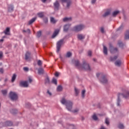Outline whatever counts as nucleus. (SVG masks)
<instances>
[{"instance_id":"1","label":"nucleus","mask_w":129,"mask_h":129,"mask_svg":"<svg viewBox=\"0 0 129 129\" xmlns=\"http://www.w3.org/2000/svg\"><path fill=\"white\" fill-rule=\"evenodd\" d=\"M75 66L78 69H80V70H87L88 71H90V67L87 62H84L83 64H80L79 60H76Z\"/></svg>"},{"instance_id":"2","label":"nucleus","mask_w":129,"mask_h":129,"mask_svg":"<svg viewBox=\"0 0 129 129\" xmlns=\"http://www.w3.org/2000/svg\"><path fill=\"white\" fill-rule=\"evenodd\" d=\"M61 103L62 104H64L66 106L67 109L69 111H72V105H73V103L72 102L70 101H67L65 99L62 98L61 100Z\"/></svg>"},{"instance_id":"3","label":"nucleus","mask_w":129,"mask_h":129,"mask_svg":"<svg viewBox=\"0 0 129 129\" xmlns=\"http://www.w3.org/2000/svg\"><path fill=\"white\" fill-rule=\"evenodd\" d=\"M96 75L97 77H98V78H100L99 80L101 83H102L103 84L107 83V79H106V77L103 74V73H97Z\"/></svg>"},{"instance_id":"4","label":"nucleus","mask_w":129,"mask_h":129,"mask_svg":"<svg viewBox=\"0 0 129 129\" xmlns=\"http://www.w3.org/2000/svg\"><path fill=\"white\" fill-rule=\"evenodd\" d=\"M84 28H85V26L83 24H80L75 26L73 30L75 32H80V31H82Z\"/></svg>"},{"instance_id":"5","label":"nucleus","mask_w":129,"mask_h":129,"mask_svg":"<svg viewBox=\"0 0 129 129\" xmlns=\"http://www.w3.org/2000/svg\"><path fill=\"white\" fill-rule=\"evenodd\" d=\"M120 96H122L123 97H124V98H127V97H129V92H127L126 93L125 95H124L122 94H119L118 95L117 102V106H119V102H120V99H119V97H120Z\"/></svg>"},{"instance_id":"6","label":"nucleus","mask_w":129,"mask_h":129,"mask_svg":"<svg viewBox=\"0 0 129 129\" xmlns=\"http://www.w3.org/2000/svg\"><path fill=\"white\" fill-rule=\"evenodd\" d=\"M9 96L11 100H17L18 99V94L15 92H11Z\"/></svg>"},{"instance_id":"7","label":"nucleus","mask_w":129,"mask_h":129,"mask_svg":"<svg viewBox=\"0 0 129 129\" xmlns=\"http://www.w3.org/2000/svg\"><path fill=\"white\" fill-rule=\"evenodd\" d=\"M63 41L64 40L63 39H61L57 43L56 49L57 53L60 51V48H61V46H62Z\"/></svg>"},{"instance_id":"8","label":"nucleus","mask_w":129,"mask_h":129,"mask_svg":"<svg viewBox=\"0 0 129 129\" xmlns=\"http://www.w3.org/2000/svg\"><path fill=\"white\" fill-rule=\"evenodd\" d=\"M59 7H60V5L59 4V2H58V1H56L54 3V8L55 11H58V10H59Z\"/></svg>"},{"instance_id":"9","label":"nucleus","mask_w":129,"mask_h":129,"mask_svg":"<svg viewBox=\"0 0 129 129\" xmlns=\"http://www.w3.org/2000/svg\"><path fill=\"white\" fill-rule=\"evenodd\" d=\"M61 2L62 4H64V3L67 4V8H69V7H70V5H71V2L70 0H61Z\"/></svg>"},{"instance_id":"10","label":"nucleus","mask_w":129,"mask_h":129,"mask_svg":"<svg viewBox=\"0 0 129 129\" xmlns=\"http://www.w3.org/2000/svg\"><path fill=\"white\" fill-rule=\"evenodd\" d=\"M20 85V86H22L23 87H28L29 86V84L27 81L21 82Z\"/></svg>"},{"instance_id":"11","label":"nucleus","mask_w":129,"mask_h":129,"mask_svg":"<svg viewBox=\"0 0 129 129\" xmlns=\"http://www.w3.org/2000/svg\"><path fill=\"white\" fill-rule=\"evenodd\" d=\"M59 32H60V30L59 29L55 30L52 36V38H55V37H56V36H57V35L59 34Z\"/></svg>"},{"instance_id":"12","label":"nucleus","mask_w":129,"mask_h":129,"mask_svg":"<svg viewBox=\"0 0 129 129\" xmlns=\"http://www.w3.org/2000/svg\"><path fill=\"white\" fill-rule=\"evenodd\" d=\"M70 28V25L67 24L64 26L63 27V31L64 32H67L68 30H69V28Z\"/></svg>"},{"instance_id":"13","label":"nucleus","mask_w":129,"mask_h":129,"mask_svg":"<svg viewBox=\"0 0 129 129\" xmlns=\"http://www.w3.org/2000/svg\"><path fill=\"white\" fill-rule=\"evenodd\" d=\"M121 64H122V61H121L120 60H117L115 62V64L118 67H119Z\"/></svg>"},{"instance_id":"14","label":"nucleus","mask_w":129,"mask_h":129,"mask_svg":"<svg viewBox=\"0 0 129 129\" xmlns=\"http://www.w3.org/2000/svg\"><path fill=\"white\" fill-rule=\"evenodd\" d=\"M36 20H37V17H34V18H32L31 20H30L29 21L28 25H32V24H33V23H34V22H35V21H36Z\"/></svg>"},{"instance_id":"15","label":"nucleus","mask_w":129,"mask_h":129,"mask_svg":"<svg viewBox=\"0 0 129 129\" xmlns=\"http://www.w3.org/2000/svg\"><path fill=\"white\" fill-rule=\"evenodd\" d=\"M31 55V53L29 52H27L25 54V60H28L30 59V56Z\"/></svg>"},{"instance_id":"16","label":"nucleus","mask_w":129,"mask_h":129,"mask_svg":"<svg viewBox=\"0 0 129 129\" xmlns=\"http://www.w3.org/2000/svg\"><path fill=\"white\" fill-rule=\"evenodd\" d=\"M5 124L6 126H11L13 125V122H12V121H8L6 122Z\"/></svg>"},{"instance_id":"17","label":"nucleus","mask_w":129,"mask_h":129,"mask_svg":"<svg viewBox=\"0 0 129 129\" xmlns=\"http://www.w3.org/2000/svg\"><path fill=\"white\" fill-rule=\"evenodd\" d=\"M72 20L71 17H66L63 19V22H70Z\"/></svg>"},{"instance_id":"18","label":"nucleus","mask_w":129,"mask_h":129,"mask_svg":"<svg viewBox=\"0 0 129 129\" xmlns=\"http://www.w3.org/2000/svg\"><path fill=\"white\" fill-rule=\"evenodd\" d=\"M4 33L5 35H10V28L7 27L6 29L4 31Z\"/></svg>"},{"instance_id":"19","label":"nucleus","mask_w":129,"mask_h":129,"mask_svg":"<svg viewBox=\"0 0 129 129\" xmlns=\"http://www.w3.org/2000/svg\"><path fill=\"white\" fill-rule=\"evenodd\" d=\"M118 14H119V11H115L113 12L112 16V17H116V16H117V15H118Z\"/></svg>"},{"instance_id":"20","label":"nucleus","mask_w":129,"mask_h":129,"mask_svg":"<svg viewBox=\"0 0 129 129\" xmlns=\"http://www.w3.org/2000/svg\"><path fill=\"white\" fill-rule=\"evenodd\" d=\"M78 38L79 40H83V39L85 38V36L82 34H79L78 35Z\"/></svg>"},{"instance_id":"21","label":"nucleus","mask_w":129,"mask_h":129,"mask_svg":"<svg viewBox=\"0 0 129 129\" xmlns=\"http://www.w3.org/2000/svg\"><path fill=\"white\" fill-rule=\"evenodd\" d=\"M9 12H13L14 11V6L13 5H10L8 7Z\"/></svg>"},{"instance_id":"22","label":"nucleus","mask_w":129,"mask_h":129,"mask_svg":"<svg viewBox=\"0 0 129 129\" xmlns=\"http://www.w3.org/2000/svg\"><path fill=\"white\" fill-rule=\"evenodd\" d=\"M103 53L105 55H107V48L105 46H103Z\"/></svg>"},{"instance_id":"23","label":"nucleus","mask_w":129,"mask_h":129,"mask_svg":"<svg viewBox=\"0 0 129 129\" xmlns=\"http://www.w3.org/2000/svg\"><path fill=\"white\" fill-rule=\"evenodd\" d=\"M16 78H17V75H16V74H14L12 77V82H14L15 80H16Z\"/></svg>"},{"instance_id":"24","label":"nucleus","mask_w":129,"mask_h":129,"mask_svg":"<svg viewBox=\"0 0 129 129\" xmlns=\"http://www.w3.org/2000/svg\"><path fill=\"white\" fill-rule=\"evenodd\" d=\"M110 52H111V53H112V54L113 53H115L116 52H117V48H112L111 49Z\"/></svg>"},{"instance_id":"25","label":"nucleus","mask_w":129,"mask_h":129,"mask_svg":"<svg viewBox=\"0 0 129 129\" xmlns=\"http://www.w3.org/2000/svg\"><path fill=\"white\" fill-rule=\"evenodd\" d=\"M75 94H76V96H77V95H78L79 94L80 91L79 90V89L75 88Z\"/></svg>"},{"instance_id":"26","label":"nucleus","mask_w":129,"mask_h":129,"mask_svg":"<svg viewBox=\"0 0 129 129\" xmlns=\"http://www.w3.org/2000/svg\"><path fill=\"white\" fill-rule=\"evenodd\" d=\"M109 15H110V11H107L104 15H103V17L104 18H105V17H107V16H109Z\"/></svg>"},{"instance_id":"27","label":"nucleus","mask_w":129,"mask_h":129,"mask_svg":"<svg viewBox=\"0 0 129 129\" xmlns=\"http://www.w3.org/2000/svg\"><path fill=\"white\" fill-rule=\"evenodd\" d=\"M125 39H129V30H127L125 34Z\"/></svg>"},{"instance_id":"28","label":"nucleus","mask_w":129,"mask_h":129,"mask_svg":"<svg viewBox=\"0 0 129 129\" xmlns=\"http://www.w3.org/2000/svg\"><path fill=\"white\" fill-rule=\"evenodd\" d=\"M37 16H38L39 18H43L44 17V13L40 12L37 14Z\"/></svg>"},{"instance_id":"29","label":"nucleus","mask_w":129,"mask_h":129,"mask_svg":"<svg viewBox=\"0 0 129 129\" xmlns=\"http://www.w3.org/2000/svg\"><path fill=\"white\" fill-rule=\"evenodd\" d=\"M85 92H86V91H85V90H83L82 91V97L83 98H84V97H85Z\"/></svg>"},{"instance_id":"30","label":"nucleus","mask_w":129,"mask_h":129,"mask_svg":"<svg viewBox=\"0 0 129 129\" xmlns=\"http://www.w3.org/2000/svg\"><path fill=\"white\" fill-rule=\"evenodd\" d=\"M50 22H51V23H52V24H55V23H56V22H57V21L55 20V19H54V18L51 17L50 18Z\"/></svg>"},{"instance_id":"31","label":"nucleus","mask_w":129,"mask_h":129,"mask_svg":"<svg viewBox=\"0 0 129 129\" xmlns=\"http://www.w3.org/2000/svg\"><path fill=\"white\" fill-rule=\"evenodd\" d=\"M71 56H72V53L70 52H68L67 53L66 57H67L68 58H69V57H71Z\"/></svg>"},{"instance_id":"32","label":"nucleus","mask_w":129,"mask_h":129,"mask_svg":"<svg viewBox=\"0 0 129 129\" xmlns=\"http://www.w3.org/2000/svg\"><path fill=\"white\" fill-rule=\"evenodd\" d=\"M38 73L39 74H43L44 73V70L43 69H39L38 70Z\"/></svg>"},{"instance_id":"33","label":"nucleus","mask_w":129,"mask_h":129,"mask_svg":"<svg viewBox=\"0 0 129 129\" xmlns=\"http://www.w3.org/2000/svg\"><path fill=\"white\" fill-rule=\"evenodd\" d=\"M52 82L53 83V84L57 85V80L56 79L53 78L52 80Z\"/></svg>"},{"instance_id":"34","label":"nucleus","mask_w":129,"mask_h":129,"mask_svg":"<svg viewBox=\"0 0 129 129\" xmlns=\"http://www.w3.org/2000/svg\"><path fill=\"white\" fill-rule=\"evenodd\" d=\"M92 118L94 119V120H97L98 118L97 116H96V114H94L92 116Z\"/></svg>"},{"instance_id":"35","label":"nucleus","mask_w":129,"mask_h":129,"mask_svg":"<svg viewBox=\"0 0 129 129\" xmlns=\"http://www.w3.org/2000/svg\"><path fill=\"white\" fill-rule=\"evenodd\" d=\"M63 89V88L61 86H58L57 88V91H61V90Z\"/></svg>"},{"instance_id":"36","label":"nucleus","mask_w":129,"mask_h":129,"mask_svg":"<svg viewBox=\"0 0 129 129\" xmlns=\"http://www.w3.org/2000/svg\"><path fill=\"white\" fill-rule=\"evenodd\" d=\"M118 126V128H120V129L124 128V126H123V124H122L121 123L119 124Z\"/></svg>"},{"instance_id":"37","label":"nucleus","mask_w":129,"mask_h":129,"mask_svg":"<svg viewBox=\"0 0 129 129\" xmlns=\"http://www.w3.org/2000/svg\"><path fill=\"white\" fill-rule=\"evenodd\" d=\"M105 123L107 125H108V124H109V119H108V118H106V119H105Z\"/></svg>"},{"instance_id":"38","label":"nucleus","mask_w":129,"mask_h":129,"mask_svg":"<svg viewBox=\"0 0 129 129\" xmlns=\"http://www.w3.org/2000/svg\"><path fill=\"white\" fill-rule=\"evenodd\" d=\"M2 92L3 95H6L7 93H8V91H7V90H4L2 91Z\"/></svg>"},{"instance_id":"39","label":"nucleus","mask_w":129,"mask_h":129,"mask_svg":"<svg viewBox=\"0 0 129 129\" xmlns=\"http://www.w3.org/2000/svg\"><path fill=\"white\" fill-rule=\"evenodd\" d=\"M116 59H117V56H115L114 57H110L111 61H114L115 60H116Z\"/></svg>"},{"instance_id":"40","label":"nucleus","mask_w":129,"mask_h":129,"mask_svg":"<svg viewBox=\"0 0 129 129\" xmlns=\"http://www.w3.org/2000/svg\"><path fill=\"white\" fill-rule=\"evenodd\" d=\"M41 31H38L37 34V37H38L39 38V37H41Z\"/></svg>"},{"instance_id":"41","label":"nucleus","mask_w":129,"mask_h":129,"mask_svg":"<svg viewBox=\"0 0 129 129\" xmlns=\"http://www.w3.org/2000/svg\"><path fill=\"white\" fill-rule=\"evenodd\" d=\"M37 64L38 66H41V65L42 64V61H41V60H38Z\"/></svg>"},{"instance_id":"42","label":"nucleus","mask_w":129,"mask_h":129,"mask_svg":"<svg viewBox=\"0 0 129 129\" xmlns=\"http://www.w3.org/2000/svg\"><path fill=\"white\" fill-rule=\"evenodd\" d=\"M28 81L30 83L33 81V79H32L31 77H28Z\"/></svg>"},{"instance_id":"43","label":"nucleus","mask_w":129,"mask_h":129,"mask_svg":"<svg viewBox=\"0 0 129 129\" xmlns=\"http://www.w3.org/2000/svg\"><path fill=\"white\" fill-rule=\"evenodd\" d=\"M100 31H101V33H102L103 34H104V33H105L104 28L103 27L101 28Z\"/></svg>"},{"instance_id":"44","label":"nucleus","mask_w":129,"mask_h":129,"mask_svg":"<svg viewBox=\"0 0 129 129\" xmlns=\"http://www.w3.org/2000/svg\"><path fill=\"white\" fill-rule=\"evenodd\" d=\"M92 54V52L91 51L89 50L88 51V56H91Z\"/></svg>"},{"instance_id":"45","label":"nucleus","mask_w":129,"mask_h":129,"mask_svg":"<svg viewBox=\"0 0 129 129\" xmlns=\"http://www.w3.org/2000/svg\"><path fill=\"white\" fill-rule=\"evenodd\" d=\"M50 82V80L47 78L45 80V83H49Z\"/></svg>"},{"instance_id":"46","label":"nucleus","mask_w":129,"mask_h":129,"mask_svg":"<svg viewBox=\"0 0 129 129\" xmlns=\"http://www.w3.org/2000/svg\"><path fill=\"white\" fill-rule=\"evenodd\" d=\"M23 70H24V71H26V72L29 71V68H28L27 67H24L23 68Z\"/></svg>"},{"instance_id":"47","label":"nucleus","mask_w":129,"mask_h":129,"mask_svg":"<svg viewBox=\"0 0 129 129\" xmlns=\"http://www.w3.org/2000/svg\"><path fill=\"white\" fill-rule=\"evenodd\" d=\"M43 21L45 23H48V18H45L43 19Z\"/></svg>"},{"instance_id":"48","label":"nucleus","mask_w":129,"mask_h":129,"mask_svg":"<svg viewBox=\"0 0 129 129\" xmlns=\"http://www.w3.org/2000/svg\"><path fill=\"white\" fill-rule=\"evenodd\" d=\"M60 75V73L58 72H56L55 74V76H56V77H58V76Z\"/></svg>"},{"instance_id":"49","label":"nucleus","mask_w":129,"mask_h":129,"mask_svg":"<svg viewBox=\"0 0 129 129\" xmlns=\"http://www.w3.org/2000/svg\"><path fill=\"white\" fill-rule=\"evenodd\" d=\"M79 110L78 109H76L74 111H73V112H74V113H76V112H78Z\"/></svg>"},{"instance_id":"50","label":"nucleus","mask_w":129,"mask_h":129,"mask_svg":"<svg viewBox=\"0 0 129 129\" xmlns=\"http://www.w3.org/2000/svg\"><path fill=\"white\" fill-rule=\"evenodd\" d=\"M3 57V52L2 51L0 52V59Z\"/></svg>"},{"instance_id":"51","label":"nucleus","mask_w":129,"mask_h":129,"mask_svg":"<svg viewBox=\"0 0 129 129\" xmlns=\"http://www.w3.org/2000/svg\"><path fill=\"white\" fill-rule=\"evenodd\" d=\"M96 2V0H92V4H95Z\"/></svg>"},{"instance_id":"52","label":"nucleus","mask_w":129,"mask_h":129,"mask_svg":"<svg viewBox=\"0 0 129 129\" xmlns=\"http://www.w3.org/2000/svg\"><path fill=\"white\" fill-rule=\"evenodd\" d=\"M1 73H3L4 72V70L3 69H0Z\"/></svg>"},{"instance_id":"53","label":"nucleus","mask_w":129,"mask_h":129,"mask_svg":"<svg viewBox=\"0 0 129 129\" xmlns=\"http://www.w3.org/2000/svg\"><path fill=\"white\" fill-rule=\"evenodd\" d=\"M100 129H106L104 126H101Z\"/></svg>"},{"instance_id":"54","label":"nucleus","mask_w":129,"mask_h":129,"mask_svg":"<svg viewBox=\"0 0 129 129\" xmlns=\"http://www.w3.org/2000/svg\"><path fill=\"white\" fill-rule=\"evenodd\" d=\"M14 110H12L11 111V112L12 113H13V114H15V112H14Z\"/></svg>"},{"instance_id":"55","label":"nucleus","mask_w":129,"mask_h":129,"mask_svg":"<svg viewBox=\"0 0 129 129\" xmlns=\"http://www.w3.org/2000/svg\"><path fill=\"white\" fill-rule=\"evenodd\" d=\"M47 93H48V94L49 95H52V94L50 93V92L49 91H47Z\"/></svg>"},{"instance_id":"56","label":"nucleus","mask_w":129,"mask_h":129,"mask_svg":"<svg viewBox=\"0 0 129 129\" xmlns=\"http://www.w3.org/2000/svg\"><path fill=\"white\" fill-rule=\"evenodd\" d=\"M47 0H41L42 3H45Z\"/></svg>"},{"instance_id":"57","label":"nucleus","mask_w":129,"mask_h":129,"mask_svg":"<svg viewBox=\"0 0 129 129\" xmlns=\"http://www.w3.org/2000/svg\"><path fill=\"white\" fill-rule=\"evenodd\" d=\"M3 41H4V39H0V42H3Z\"/></svg>"},{"instance_id":"58","label":"nucleus","mask_w":129,"mask_h":129,"mask_svg":"<svg viewBox=\"0 0 129 129\" xmlns=\"http://www.w3.org/2000/svg\"><path fill=\"white\" fill-rule=\"evenodd\" d=\"M27 32H28V33H30V29H28V30H27Z\"/></svg>"},{"instance_id":"59","label":"nucleus","mask_w":129,"mask_h":129,"mask_svg":"<svg viewBox=\"0 0 129 129\" xmlns=\"http://www.w3.org/2000/svg\"><path fill=\"white\" fill-rule=\"evenodd\" d=\"M0 65H2V63H0Z\"/></svg>"},{"instance_id":"60","label":"nucleus","mask_w":129,"mask_h":129,"mask_svg":"<svg viewBox=\"0 0 129 129\" xmlns=\"http://www.w3.org/2000/svg\"><path fill=\"white\" fill-rule=\"evenodd\" d=\"M23 32H26V31H23Z\"/></svg>"}]
</instances>
